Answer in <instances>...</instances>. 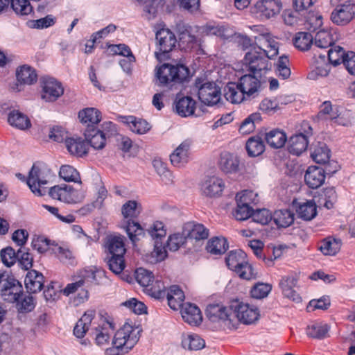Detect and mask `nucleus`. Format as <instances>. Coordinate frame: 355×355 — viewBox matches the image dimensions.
Returning <instances> with one entry per match:
<instances>
[{
	"mask_svg": "<svg viewBox=\"0 0 355 355\" xmlns=\"http://www.w3.org/2000/svg\"><path fill=\"white\" fill-rule=\"evenodd\" d=\"M78 117L80 121L86 125V128L92 125L93 128L99 126L102 119L100 110L95 107H87L78 112Z\"/></svg>",
	"mask_w": 355,
	"mask_h": 355,
	"instance_id": "c85d7f7f",
	"label": "nucleus"
},
{
	"mask_svg": "<svg viewBox=\"0 0 355 355\" xmlns=\"http://www.w3.org/2000/svg\"><path fill=\"white\" fill-rule=\"evenodd\" d=\"M9 124L19 130H26L31 126V123L28 117L19 110H13L10 111L8 116Z\"/></svg>",
	"mask_w": 355,
	"mask_h": 355,
	"instance_id": "37998d69",
	"label": "nucleus"
},
{
	"mask_svg": "<svg viewBox=\"0 0 355 355\" xmlns=\"http://www.w3.org/2000/svg\"><path fill=\"white\" fill-rule=\"evenodd\" d=\"M277 54L278 49H264L257 46L246 53L244 60L251 72L263 71V73H266L271 68L268 59H272Z\"/></svg>",
	"mask_w": 355,
	"mask_h": 355,
	"instance_id": "423d86ee",
	"label": "nucleus"
},
{
	"mask_svg": "<svg viewBox=\"0 0 355 355\" xmlns=\"http://www.w3.org/2000/svg\"><path fill=\"white\" fill-rule=\"evenodd\" d=\"M65 144L68 151L77 157H83L88 153V144L81 138H66Z\"/></svg>",
	"mask_w": 355,
	"mask_h": 355,
	"instance_id": "4c0bfd02",
	"label": "nucleus"
},
{
	"mask_svg": "<svg viewBox=\"0 0 355 355\" xmlns=\"http://www.w3.org/2000/svg\"><path fill=\"white\" fill-rule=\"evenodd\" d=\"M250 73L242 76L237 83L239 85V91H243L246 95L247 98L250 99L255 97V94H257L259 88L261 86V81L259 79L264 74L263 71H256Z\"/></svg>",
	"mask_w": 355,
	"mask_h": 355,
	"instance_id": "ddd939ff",
	"label": "nucleus"
},
{
	"mask_svg": "<svg viewBox=\"0 0 355 355\" xmlns=\"http://www.w3.org/2000/svg\"><path fill=\"white\" fill-rule=\"evenodd\" d=\"M266 143L272 148L283 147L287 140L286 133L279 129H273L265 135Z\"/></svg>",
	"mask_w": 355,
	"mask_h": 355,
	"instance_id": "c03bdc74",
	"label": "nucleus"
},
{
	"mask_svg": "<svg viewBox=\"0 0 355 355\" xmlns=\"http://www.w3.org/2000/svg\"><path fill=\"white\" fill-rule=\"evenodd\" d=\"M224 96L232 103H240L245 99H249L243 91H239V85L235 83H228L224 87Z\"/></svg>",
	"mask_w": 355,
	"mask_h": 355,
	"instance_id": "ea45409f",
	"label": "nucleus"
},
{
	"mask_svg": "<svg viewBox=\"0 0 355 355\" xmlns=\"http://www.w3.org/2000/svg\"><path fill=\"white\" fill-rule=\"evenodd\" d=\"M77 191L70 185L63 184L52 187L49 191V196L53 198L66 203H76Z\"/></svg>",
	"mask_w": 355,
	"mask_h": 355,
	"instance_id": "aec40b11",
	"label": "nucleus"
},
{
	"mask_svg": "<svg viewBox=\"0 0 355 355\" xmlns=\"http://www.w3.org/2000/svg\"><path fill=\"white\" fill-rule=\"evenodd\" d=\"M338 40V34L334 28H323L318 31L313 37V45L320 49L334 47Z\"/></svg>",
	"mask_w": 355,
	"mask_h": 355,
	"instance_id": "6ab92c4d",
	"label": "nucleus"
},
{
	"mask_svg": "<svg viewBox=\"0 0 355 355\" xmlns=\"http://www.w3.org/2000/svg\"><path fill=\"white\" fill-rule=\"evenodd\" d=\"M18 250H15L10 246L3 248L0 251V257L2 263L7 267L13 266L17 259Z\"/></svg>",
	"mask_w": 355,
	"mask_h": 355,
	"instance_id": "69168bd1",
	"label": "nucleus"
},
{
	"mask_svg": "<svg viewBox=\"0 0 355 355\" xmlns=\"http://www.w3.org/2000/svg\"><path fill=\"white\" fill-rule=\"evenodd\" d=\"M17 80L21 84L32 85L37 80V74L34 68L24 64L16 71Z\"/></svg>",
	"mask_w": 355,
	"mask_h": 355,
	"instance_id": "79ce46f5",
	"label": "nucleus"
},
{
	"mask_svg": "<svg viewBox=\"0 0 355 355\" xmlns=\"http://www.w3.org/2000/svg\"><path fill=\"white\" fill-rule=\"evenodd\" d=\"M261 39H263V37H255L253 41L248 35L241 33L235 34L234 36L235 42L243 50H246L250 47H252L251 50H252L254 47H257L258 43L261 44Z\"/></svg>",
	"mask_w": 355,
	"mask_h": 355,
	"instance_id": "bf43d9fd",
	"label": "nucleus"
},
{
	"mask_svg": "<svg viewBox=\"0 0 355 355\" xmlns=\"http://www.w3.org/2000/svg\"><path fill=\"white\" fill-rule=\"evenodd\" d=\"M318 205L315 200H308L300 205L297 209L299 218L304 220H311L317 215Z\"/></svg>",
	"mask_w": 355,
	"mask_h": 355,
	"instance_id": "09e8293b",
	"label": "nucleus"
},
{
	"mask_svg": "<svg viewBox=\"0 0 355 355\" xmlns=\"http://www.w3.org/2000/svg\"><path fill=\"white\" fill-rule=\"evenodd\" d=\"M207 318L212 322L232 321V303L229 306H225L222 304H209L205 309Z\"/></svg>",
	"mask_w": 355,
	"mask_h": 355,
	"instance_id": "f3484780",
	"label": "nucleus"
},
{
	"mask_svg": "<svg viewBox=\"0 0 355 355\" xmlns=\"http://www.w3.org/2000/svg\"><path fill=\"white\" fill-rule=\"evenodd\" d=\"M239 159L233 153L224 152L220 154L219 167L225 173H235L239 171Z\"/></svg>",
	"mask_w": 355,
	"mask_h": 355,
	"instance_id": "473e14b6",
	"label": "nucleus"
},
{
	"mask_svg": "<svg viewBox=\"0 0 355 355\" xmlns=\"http://www.w3.org/2000/svg\"><path fill=\"white\" fill-rule=\"evenodd\" d=\"M44 276L36 270H29L24 278L26 293H37L44 288Z\"/></svg>",
	"mask_w": 355,
	"mask_h": 355,
	"instance_id": "412c9836",
	"label": "nucleus"
},
{
	"mask_svg": "<svg viewBox=\"0 0 355 355\" xmlns=\"http://www.w3.org/2000/svg\"><path fill=\"white\" fill-rule=\"evenodd\" d=\"M311 157L318 164H326L331 156V150L324 142L318 141L311 148Z\"/></svg>",
	"mask_w": 355,
	"mask_h": 355,
	"instance_id": "58836bf2",
	"label": "nucleus"
},
{
	"mask_svg": "<svg viewBox=\"0 0 355 355\" xmlns=\"http://www.w3.org/2000/svg\"><path fill=\"white\" fill-rule=\"evenodd\" d=\"M232 316L235 315L238 320L246 324H250L259 319V311L257 307L250 306L239 300L232 302Z\"/></svg>",
	"mask_w": 355,
	"mask_h": 355,
	"instance_id": "4468645a",
	"label": "nucleus"
},
{
	"mask_svg": "<svg viewBox=\"0 0 355 355\" xmlns=\"http://www.w3.org/2000/svg\"><path fill=\"white\" fill-rule=\"evenodd\" d=\"M262 120L261 114L254 112L246 117L241 123L239 132L242 134H249L255 129L256 123H259Z\"/></svg>",
	"mask_w": 355,
	"mask_h": 355,
	"instance_id": "5fc2aeb1",
	"label": "nucleus"
},
{
	"mask_svg": "<svg viewBox=\"0 0 355 355\" xmlns=\"http://www.w3.org/2000/svg\"><path fill=\"white\" fill-rule=\"evenodd\" d=\"M157 51L155 56L159 62L170 58V53L175 47L178 40L175 34L168 28H161L156 32Z\"/></svg>",
	"mask_w": 355,
	"mask_h": 355,
	"instance_id": "6e6552de",
	"label": "nucleus"
},
{
	"mask_svg": "<svg viewBox=\"0 0 355 355\" xmlns=\"http://www.w3.org/2000/svg\"><path fill=\"white\" fill-rule=\"evenodd\" d=\"M105 261L109 269L116 275L120 274L125 267L124 255H107Z\"/></svg>",
	"mask_w": 355,
	"mask_h": 355,
	"instance_id": "864d4df0",
	"label": "nucleus"
},
{
	"mask_svg": "<svg viewBox=\"0 0 355 355\" xmlns=\"http://www.w3.org/2000/svg\"><path fill=\"white\" fill-rule=\"evenodd\" d=\"M84 137L87 144H89L95 150H101L106 145V138L101 133L99 126L93 128L92 125L85 128Z\"/></svg>",
	"mask_w": 355,
	"mask_h": 355,
	"instance_id": "bb28decb",
	"label": "nucleus"
},
{
	"mask_svg": "<svg viewBox=\"0 0 355 355\" xmlns=\"http://www.w3.org/2000/svg\"><path fill=\"white\" fill-rule=\"evenodd\" d=\"M190 77V70L186 65L164 63L155 68V84L172 90L176 85L188 82Z\"/></svg>",
	"mask_w": 355,
	"mask_h": 355,
	"instance_id": "f257e3e1",
	"label": "nucleus"
},
{
	"mask_svg": "<svg viewBox=\"0 0 355 355\" xmlns=\"http://www.w3.org/2000/svg\"><path fill=\"white\" fill-rule=\"evenodd\" d=\"M355 17V1H345L336 6L331 14V20L337 26H344Z\"/></svg>",
	"mask_w": 355,
	"mask_h": 355,
	"instance_id": "9b49d317",
	"label": "nucleus"
},
{
	"mask_svg": "<svg viewBox=\"0 0 355 355\" xmlns=\"http://www.w3.org/2000/svg\"><path fill=\"white\" fill-rule=\"evenodd\" d=\"M282 8L281 0H259L251 7L250 12L260 20H266L277 15Z\"/></svg>",
	"mask_w": 355,
	"mask_h": 355,
	"instance_id": "9d476101",
	"label": "nucleus"
},
{
	"mask_svg": "<svg viewBox=\"0 0 355 355\" xmlns=\"http://www.w3.org/2000/svg\"><path fill=\"white\" fill-rule=\"evenodd\" d=\"M182 345L189 350H199L205 347V342L198 335L192 334L182 339Z\"/></svg>",
	"mask_w": 355,
	"mask_h": 355,
	"instance_id": "680f3d73",
	"label": "nucleus"
},
{
	"mask_svg": "<svg viewBox=\"0 0 355 355\" xmlns=\"http://www.w3.org/2000/svg\"><path fill=\"white\" fill-rule=\"evenodd\" d=\"M33 294V293H25L24 291H23L21 296H20L17 301H13L19 313H28L35 309L37 302L35 297L32 295Z\"/></svg>",
	"mask_w": 355,
	"mask_h": 355,
	"instance_id": "c9c22d12",
	"label": "nucleus"
},
{
	"mask_svg": "<svg viewBox=\"0 0 355 355\" xmlns=\"http://www.w3.org/2000/svg\"><path fill=\"white\" fill-rule=\"evenodd\" d=\"M122 119V122L126 124L131 131L138 135H144L152 128L146 120L135 116H125Z\"/></svg>",
	"mask_w": 355,
	"mask_h": 355,
	"instance_id": "7c9ffc66",
	"label": "nucleus"
},
{
	"mask_svg": "<svg viewBox=\"0 0 355 355\" xmlns=\"http://www.w3.org/2000/svg\"><path fill=\"white\" fill-rule=\"evenodd\" d=\"M314 200L318 207L331 209L337 202L338 195L334 187H326L318 192V196L314 197Z\"/></svg>",
	"mask_w": 355,
	"mask_h": 355,
	"instance_id": "5701e85b",
	"label": "nucleus"
},
{
	"mask_svg": "<svg viewBox=\"0 0 355 355\" xmlns=\"http://www.w3.org/2000/svg\"><path fill=\"white\" fill-rule=\"evenodd\" d=\"M10 4L17 15H28L33 11L29 0H10Z\"/></svg>",
	"mask_w": 355,
	"mask_h": 355,
	"instance_id": "0e129e2a",
	"label": "nucleus"
},
{
	"mask_svg": "<svg viewBox=\"0 0 355 355\" xmlns=\"http://www.w3.org/2000/svg\"><path fill=\"white\" fill-rule=\"evenodd\" d=\"M196 102L191 96L176 97L174 101L173 110L182 117L195 115ZM196 116H198L196 114Z\"/></svg>",
	"mask_w": 355,
	"mask_h": 355,
	"instance_id": "393cba45",
	"label": "nucleus"
},
{
	"mask_svg": "<svg viewBox=\"0 0 355 355\" xmlns=\"http://www.w3.org/2000/svg\"><path fill=\"white\" fill-rule=\"evenodd\" d=\"M41 97L46 102H54L64 94L60 82L53 78H44L42 81Z\"/></svg>",
	"mask_w": 355,
	"mask_h": 355,
	"instance_id": "a211bd4d",
	"label": "nucleus"
},
{
	"mask_svg": "<svg viewBox=\"0 0 355 355\" xmlns=\"http://www.w3.org/2000/svg\"><path fill=\"white\" fill-rule=\"evenodd\" d=\"M193 89L198 92L199 100L204 105H216L220 98V88L214 82L208 81L205 78H196Z\"/></svg>",
	"mask_w": 355,
	"mask_h": 355,
	"instance_id": "0eeeda50",
	"label": "nucleus"
},
{
	"mask_svg": "<svg viewBox=\"0 0 355 355\" xmlns=\"http://www.w3.org/2000/svg\"><path fill=\"white\" fill-rule=\"evenodd\" d=\"M187 239L186 235H184L183 231L182 233H175L169 236L166 242V247L171 251H177L181 246L186 243Z\"/></svg>",
	"mask_w": 355,
	"mask_h": 355,
	"instance_id": "774afa93",
	"label": "nucleus"
},
{
	"mask_svg": "<svg viewBox=\"0 0 355 355\" xmlns=\"http://www.w3.org/2000/svg\"><path fill=\"white\" fill-rule=\"evenodd\" d=\"M125 240V238L121 235L108 237L106 243L108 250L107 255H125L126 252Z\"/></svg>",
	"mask_w": 355,
	"mask_h": 355,
	"instance_id": "a19ab883",
	"label": "nucleus"
},
{
	"mask_svg": "<svg viewBox=\"0 0 355 355\" xmlns=\"http://www.w3.org/2000/svg\"><path fill=\"white\" fill-rule=\"evenodd\" d=\"M146 231L154 241V249L150 254L146 255V261L151 263H156L164 261L167 257V251L164 243L166 235V230L164 223L161 221H155Z\"/></svg>",
	"mask_w": 355,
	"mask_h": 355,
	"instance_id": "20e7f679",
	"label": "nucleus"
},
{
	"mask_svg": "<svg viewBox=\"0 0 355 355\" xmlns=\"http://www.w3.org/2000/svg\"><path fill=\"white\" fill-rule=\"evenodd\" d=\"M325 172L322 167L309 166L304 175L306 184L311 189H318L324 182Z\"/></svg>",
	"mask_w": 355,
	"mask_h": 355,
	"instance_id": "b1692460",
	"label": "nucleus"
},
{
	"mask_svg": "<svg viewBox=\"0 0 355 355\" xmlns=\"http://www.w3.org/2000/svg\"><path fill=\"white\" fill-rule=\"evenodd\" d=\"M182 230L187 239L200 241L207 239L209 236V230L202 224L194 221L184 223Z\"/></svg>",
	"mask_w": 355,
	"mask_h": 355,
	"instance_id": "a878e982",
	"label": "nucleus"
},
{
	"mask_svg": "<svg viewBox=\"0 0 355 355\" xmlns=\"http://www.w3.org/2000/svg\"><path fill=\"white\" fill-rule=\"evenodd\" d=\"M298 279L294 275H286L282 277L279 284L283 295L295 302H300L302 300L300 295L293 289Z\"/></svg>",
	"mask_w": 355,
	"mask_h": 355,
	"instance_id": "cd10ccee",
	"label": "nucleus"
},
{
	"mask_svg": "<svg viewBox=\"0 0 355 355\" xmlns=\"http://www.w3.org/2000/svg\"><path fill=\"white\" fill-rule=\"evenodd\" d=\"M148 292L151 297L157 300H162L166 297L168 306L173 310H178L184 304H183L185 298L184 293L178 285L171 286L168 291H166L164 288L163 289L156 288L152 286L148 289Z\"/></svg>",
	"mask_w": 355,
	"mask_h": 355,
	"instance_id": "1a4fd4ad",
	"label": "nucleus"
},
{
	"mask_svg": "<svg viewBox=\"0 0 355 355\" xmlns=\"http://www.w3.org/2000/svg\"><path fill=\"white\" fill-rule=\"evenodd\" d=\"M294 220V214L288 209L276 210L272 214V221L277 229L289 227L293 223Z\"/></svg>",
	"mask_w": 355,
	"mask_h": 355,
	"instance_id": "e433bc0d",
	"label": "nucleus"
},
{
	"mask_svg": "<svg viewBox=\"0 0 355 355\" xmlns=\"http://www.w3.org/2000/svg\"><path fill=\"white\" fill-rule=\"evenodd\" d=\"M306 129L304 128V132L297 133L291 136L288 141V150L294 155H300L304 152L308 147V138L312 135V128L309 123H306Z\"/></svg>",
	"mask_w": 355,
	"mask_h": 355,
	"instance_id": "2eb2a0df",
	"label": "nucleus"
},
{
	"mask_svg": "<svg viewBox=\"0 0 355 355\" xmlns=\"http://www.w3.org/2000/svg\"><path fill=\"white\" fill-rule=\"evenodd\" d=\"M190 145L183 141L170 155L171 164L176 167H181L189 162Z\"/></svg>",
	"mask_w": 355,
	"mask_h": 355,
	"instance_id": "72a5a7b5",
	"label": "nucleus"
},
{
	"mask_svg": "<svg viewBox=\"0 0 355 355\" xmlns=\"http://www.w3.org/2000/svg\"><path fill=\"white\" fill-rule=\"evenodd\" d=\"M227 240L223 237H215L210 239L207 244L206 250L214 255L224 254L228 249Z\"/></svg>",
	"mask_w": 355,
	"mask_h": 355,
	"instance_id": "de8ad7c7",
	"label": "nucleus"
},
{
	"mask_svg": "<svg viewBox=\"0 0 355 355\" xmlns=\"http://www.w3.org/2000/svg\"><path fill=\"white\" fill-rule=\"evenodd\" d=\"M225 261L227 268L234 271L241 279L250 280L257 277L254 268L248 262L247 254L242 250L230 251Z\"/></svg>",
	"mask_w": 355,
	"mask_h": 355,
	"instance_id": "39448f33",
	"label": "nucleus"
},
{
	"mask_svg": "<svg viewBox=\"0 0 355 355\" xmlns=\"http://www.w3.org/2000/svg\"><path fill=\"white\" fill-rule=\"evenodd\" d=\"M180 311L184 322L191 325H199L202 320L201 311L198 306L194 304H184L181 307Z\"/></svg>",
	"mask_w": 355,
	"mask_h": 355,
	"instance_id": "c756f323",
	"label": "nucleus"
},
{
	"mask_svg": "<svg viewBox=\"0 0 355 355\" xmlns=\"http://www.w3.org/2000/svg\"><path fill=\"white\" fill-rule=\"evenodd\" d=\"M17 261L18 262L19 266L27 270V272L32 269L33 266V256L29 252V249L26 248H20L18 250V256Z\"/></svg>",
	"mask_w": 355,
	"mask_h": 355,
	"instance_id": "4d7b16f0",
	"label": "nucleus"
},
{
	"mask_svg": "<svg viewBox=\"0 0 355 355\" xmlns=\"http://www.w3.org/2000/svg\"><path fill=\"white\" fill-rule=\"evenodd\" d=\"M141 211V205L135 200H128L123 205L121 213L125 222V232L133 244H135L141 238L146 236V231L141 225L133 219L137 218Z\"/></svg>",
	"mask_w": 355,
	"mask_h": 355,
	"instance_id": "7ed1b4c3",
	"label": "nucleus"
},
{
	"mask_svg": "<svg viewBox=\"0 0 355 355\" xmlns=\"http://www.w3.org/2000/svg\"><path fill=\"white\" fill-rule=\"evenodd\" d=\"M245 149L250 157H255L261 155L265 150L263 139L259 135L249 138L245 144Z\"/></svg>",
	"mask_w": 355,
	"mask_h": 355,
	"instance_id": "49530a36",
	"label": "nucleus"
},
{
	"mask_svg": "<svg viewBox=\"0 0 355 355\" xmlns=\"http://www.w3.org/2000/svg\"><path fill=\"white\" fill-rule=\"evenodd\" d=\"M86 282H94L96 284H98L96 280V272L91 270L87 272V275L84 277V279H80L78 282L68 284L63 290V294L66 296H69L70 294L75 293L78 291V288L84 286Z\"/></svg>",
	"mask_w": 355,
	"mask_h": 355,
	"instance_id": "603ef678",
	"label": "nucleus"
},
{
	"mask_svg": "<svg viewBox=\"0 0 355 355\" xmlns=\"http://www.w3.org/2000/svg\"><path fill=\"white\" fill-rule=\"evenodd\" d=\"M329 331V326L323 322H315L309 325L306 328V332L308 336L322 340L328 336Z\"/></svg>",
	"mask_w": 355,
	"mask_h": 355,
	"instance_id": "8fccbe9b",
	"label": "nucleus"
},
{
	"mask_svg": "<svg viewBox=\"0 0 355 355\" xmlns=\"http://www.w3.org/2000/svg\"><path fill=\"white\" fill-rule=\"evenodd\" d=\"M22 284L14 275H7L6 282L1 287L2 299L9 303H13L23 294Z\"/></svg>",
	"mask_w": 355,
	"mask_h": 355,
	"instance_id": "dca6fc26",
	"label": "nucleus"
},
{
	"mask_svg": "<svg viewBox=\"0 0 355 355\" xmlns=\"http://www.w3.org/2000/svg\"><path fill=\"white\" fill-rule=\"evenodd\" d=\"M272 290L270 284L258 282L250 290V296L254 299H263L268 296Z\"/></svg>",
	"mask_w": 355,
	"mask_h": 355,
	"instance_id": "338daca9",
	"label": "nucleus"
},
{
	"mask_svg": "<svg viewBox=\"0 0 355 355\" xmlns=\"http://www.w3.org/2000/svg\"><path fill=\"white\" fill-rule=\"evenodd\" d=\"M178 44L180 48L185 51H190L198 45V37L191 34L187 27L179 30Z\"/></svg>",
	"mask_w": 355,
	"mask_h": 355,
	"instance_id": "f704fd0d",
	"label": "nucleus"
},
{
	"mask_svg": "<svg viewBox=\"0 0 355 355\" xmlns=\"http://www.w3.org/2000/svg\"><path fill=\"white\" fill-rule=\"evenodd\" d=\"M293 42L297 49L306 51L313 44V37L309 32H298L295 35Z\"/></svg>",
	"mask_w": 355,
	"mask_h": 355,
	"instance_id": "3c124183",
	"label": "nucleus"
},
{
	"mask_svg": "<svg viewBox=\"0 0 355 355\" xmlns=\"http://www.w3.org/2000/svg\"><path fill=\"white\" fill-rule=\"evenodd\" d=\"M249 194L252 195V192L243 193L239 198H236L237 206L234 215L238 220H245L250 217L252 218L254 209L250 205ZM236 198H238V195H236Z\"/></svg>",
	"mask_w": 355,
	"mask_h": 355,
	"instance_id": "4be33fe9",
	"label": "nucleus"
},
{
	"mask_svg": "<svg viewBox=\"0 0 355 355\" xmlns=\"http://www.w3.org/2000/svg\"><path fill=\"white\" fill-rule=\"evenodd\" d=\"M135 275L138 284L143 287L150 286L154 282L153 273L144 268H137L135 270Z\"/></svg>",
	"mask_w": 355,
	"mask_h": 355,
	"instance_id": "e2e57ef3",
	"label": "nucleus"
},
{
	"mask_svg": "<svg viewBox=\"0 0 355 355\" xmlns=\"http://www.w3.org/2000/svg\"><path fill=\"white\" fill-rule=\"evenodd\" d=\"M55 245L54 241L42 236L33 239L31 243L32 248L40 254H44L48 251H51V253H52V248L55 247Z\"/></svg>",
	"mask_w": 355,
	"mask_h": 355,
	"instance_id": "052dcab7",
	"label": "nucleus"
},
{
	"mask_svg": "<svg viewBox=\"0 0 355 355\" xmlns=\"http://www.w3.org/2000/svg\"><path fill=\"white\" fill-rule=\"evenodd\" d=\"M141 329L125 323L114 334L111 347L105 349L106 355H124L135 346L141 336Z\"/></svg>",
	"mask_w": 355,
	"mask_h": 355,
	"instance_id": "f03ea898",
	"label": "nucleus"
},
{
	"mask_svg": "<svg viewBox=\"0 0 355 355\" xmlns=\"http://www.w3.org/2000/svg\"><path fill=\"white\" fill-rule=\"evenodd\" d=\"M225 187L222 179L216 177L208 178L202 185L203 193L208 197H217L221 195Z\"/></svg>",
	"mask_w": 355,
	"mask_h": 355,
	"instance_id": "2f4dec72",
	"label": "nucleus"
},
{
	"mask_svg": "<svg viewBox=\"0 0 355 355\" xmlns=\"http://www.w3.org/2000/svg\"><path fill=\"white\" fill-rule=\"evenodd\" d=\"M45 170V165L43 163H34L26 180V183L30 189L37 196L44 195L40 187L48 183V181L46 180Z\"/></svg>",
	"mask_w": 355,
	"mask_h": 355,
	"instance_id": "f8f14e48",
	"label": "nucleus"
},
{
	"mask_svg": "<svg viewBox=\"0 0 355 355\" xmlns=\"http://www.w3.org/2000/svg\"><path fill=\"white\" fill-rule=\"evenodd\" d=\"M59 175L65 182L82 183L79 172L72 166H62L60 168Z\"/></svg>",
	"mask_w": 355,
	"mask_h": 355,
	"instance_id": "6e6d98bb",
	"label": "nucleus"
},
{
	"mask_svg": "<svg viewBox=\"0 0 355 355\" xmlns=\"http://www.w3.org/2000/svg\"><path fill=\"white\" fill-rule=\"evenodd\" d=\"M340 240L327 238L322 241L319 250L324 255H335L340 250Z\"/></svg>",
	"mask_w": 355,
	"mask_h": 355,
	"instance_id": "13d9d810",
	"label": "nucleus"
},
{
	"mask_svg": "<svg viewBox=\"0 0 355 355\" xmlns=\"http://www.w3.org/2000/svg\"><path fill=\"white\" fill-rule=\"evenodd\" d=\"M304 25L309 32H315L322 25V16L317 12H302Z\"/></svg>",
	"mask_w": 355,
	"mask_h": 355,
	"instance_id": "a18cd8bd",
	"label": "nucleus"
}]
</instances>
